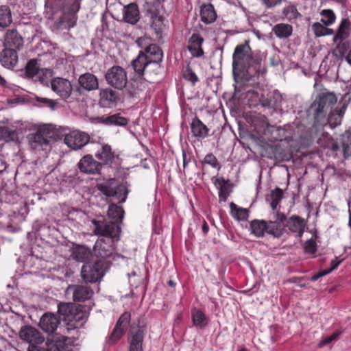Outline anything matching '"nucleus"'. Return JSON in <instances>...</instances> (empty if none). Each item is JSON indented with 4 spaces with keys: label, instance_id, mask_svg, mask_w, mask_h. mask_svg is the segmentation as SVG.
Here are the masks:
<instances>
[{
    "label": "nucleus",
    "instance_id": "1",
    "mask_svg": "<svg viewBox=\"0 0 351 351\" xmlns=\"http://www.w3.org/2000/svg\"><path fill=\"white\" fill-rule=\"evenodd\" d=\"M232 71L234 78H241L252 85L258 84L266 69L261 58L253 55L248 41L237 45L232 55Z\"/></svg>",
    "mask_w": 351,
    "mask_h": 351
},
{
    "label": "nucleus",
    "instance_id": "2",
    "mask_svg": "<svg viewBox=\"0 0 351 351\" xmlns=\"http://www.w3.org/2000/svg\"><path fill=\"white\" fill-rule=\"evenodd\" d=\"M162 56L161 49L156 44H151L139 51L131 65L138 75L144 76L146 81L152 83L161 71Z\"/></svg>",
    "mask_w": 351,
    "mask_h": 351
},
{
    "label": "nucleus",
    "instance_id": "3",
    "mask_svg": "<svg viewBox=\"0 0 351 351\" xmlns=\"http://www.w3.org/2000/svg\"><path fill=\"white\" fill-rule=\"evenodd\" d=\"M336 95L332 93L319 94L311 105L308 112L313 117L314 127H323L327 125L328 112L337 103Z\"/></svg>",
    "mask_w": 351,
    "mask_h": 351
},
{
    "label": "nucleus",
    "instance_id": "4",
    "mask_svg": "<svg viewBox=\"0 0 351 351\" xmlns=\"http://www.w3.org/2000/svg\"><path fill=\"white\" fill-rule=\"evenodd\" d=\"M97 189L107 197H115L119 202H124L128 191L124 184H119L116 180L110 179L104 182L97 184Z\"/></svg>",
    "mask_w": 351,
    "mask_h": 351
},
{
    "label": "nucleus",
    "instance_id": "5",
    "mask_svg": "<svg viewBox=\"0 0 351 351\" xmlns=\"http://www.w3.org/2000/svg\"><path fill=\"white\" fill-rule=\"evenodd\" d=\"M19 337L29 343L27 351H41L45 337L35 328L30 326L22 327L19 331Z\"/></svg>",
    "mask_w": 351,
    "mask_h": 351
},
{
    "label": "nucleus",
    "instance_id": "6",
    "mask_svg": "<svg viewBox=\"0 0 351 351\" xmlns=\"http://www.w3.org/2000/svg\"><path fill=\"white\" fill-rule=\"evenodd\" d=\"M105 80L109 86L121 90L128 83L127 72L123 67L114 65L107 70Z\"/></svg>",
    "mask_w": 351,
    "mask_h": 351
},
{
    "label": "nucleus",
    "instance_id": "7",
    "mask_svg": "<svg viewBox=\"0 0 351 351\" xmlns=\"http://www.w3.org/2000/svg\"><path fill=\"white\" fill-rule=\"evenodd\" d=\"M104 274V263L101 260L97 261L93 264H84L81 271L84 281L90 283L100 280Z\"/></svg>",
    "mask_w": 351,
    "mask_h": 351
},
{
    "label": "nucleus",
    "instance_id": "8",
    "mask_svg": "<svg viewBox=\"0 0 351 351\" xmlns=\"http://www.w3.org/2000/svg\"><path fill=\"white\" fill-rule=\"evenodd\" d=\"M251 233L256 237L261 238L267 233L278 238V229L275 222L271 220L266 221L263 219H254L250 223Z\"/></svg>",
    "mask_w": 351,
    "mask_h": 351
},
{
    "label": "nucleus",
    "instance_id": "9",
    "mask_svg": "<svg viewBox=\"0 0 351 351\" xmlns=\"http://www.w3.org/2000/svg\"><path fill=\"white\" fill-rule=\"evenodd\" d=\"M92 223L95 226V234L110 237L116 241L119 239L121 228L115 222L93 219Z\"/></svg>",
    "mask_w": 351,
    "mask_h": 351
},
{
    "label": "nucleus",
    "instance_id": "10",
    "mask_svg": "<svg viewBox=\"0 0 351 351\" xmlns=\"http://www.w3.org/2000/svg\"><path fill=\"white\" fill-rule=\"evenodd\" d=\"M91 149L95 151V156L101 164L108 165L114 162L116 155L111 146L106 143L90 142Z\"/></svg>",
    "mask_w": 351,
    "mask_h": 351
},
{
    "label": "nucleus",
    "instance_id": "11",
    "mask_svg": "<svg viewBox=\"0 0 351 351\" xmlns=\"http://www.w3.org/2000/svg\"><path fill=\"white\" fill-rule=\"evenodd\" d=\"M115 241L110 237H101L97 239L93 247L94 254L101 258L112 256L115 250Z\"/></svg>",
    "mask_w": 351,
    "mask_h": 351
},
{
    "label": "nucleus",
    "instance_id": "12",
    "mask_svg": "<svg viewBox=\"0 0 351 351\" xmlns=\"http://www.w3.org/2000/svg\"><path fill=\"white\" fill-rule=\"evenodd\" d=\"M65 144L73 149H81L90 141L89 135L84 132L73 130L64 136Z\"/></svg>",
    "mask_w": 351,
    "mask_h": 351
},
{
    "label": "nucleus",
    "instance_id": "13",
    "mask_svg": "<svg viewBox=\"0 0 351 351\" xmlns=\"http://www.w3.org/2000/svg\"><path fill=\"white\" fill-rule=\"evenodd\" d=\"M130 313H123L118 319L109 339L108 343H115L123 335L130 321Z\"/></svg>",
    "mask_w": 351,
    "mask_h": 351
},
{
    "label": "nucleus",
    "instance_id": "14",
    "mask_svg": "<svg viewBox=\"0 0 351 351\" xmlns=\"http://www.w3.org/2000/svg\"><path fill=\"white\" fill-rule=\"evenodd\" d=\"M51 89L62 99L69 98L73 91L71 82L64 78L56 77L51 82Z\"/></svg>",
    "mask_w": 351,
    "mask_h": 351
},
{
    "label": "nucleus",
    "instance_id": "15",
    "mask_svg": "<svg viewBox=\"0 0 351 351\" xmlns=\"http://www.w3.org/2000/svg\"><path fill=\"white\" fill-rule=\"evenodd\" d=\"M119 100V94L110 88H102L99 91V104L103 108H113Z\"/></svg>",
    "mask_w": 351,
    "mask_h": 351
},
{
    "label": "nucleus",
    "instance_id": "16",
    "mask_svg": "<svg viewBox=\"0 0 351 351\" xmlns=\"http://www.w3.org/2000/svg\"><path fill=\"white\" fill-rule=\"evenodd\" d=\"M66 291L72 293L73 299L75 302L88 300L91 298L94 293L93 290L89 286L84 285H69Z\"/></svg>",
    "mask_w": 351,
    "mask_h": 351
},
{
    "label": "nucleus",
    "instance_id": "17",
    "mask_svg": "<svg viewBox=\"0 0 351 351\" xmlns=\"http://www.w3.org/2000/svg\"><path fill=\"white\" fill-rule=\"evenodd\" d=\"M101 167V163L94 160L93 156L90 154L84 156L78 163V167L80 171L85 173H98Z\"/></svg>",
    "mask_w": 351,
    "mask_h": 351
},
{
    "label": "nucleus",
    "instance_id": "18",
    "mask_svg": "<svg viewBox=\"0 0 351 351\" xmlns=\"http://www.w3.org/2000/svg\"><path fill=\"white\" fill-rule=\"evenodd\" d=\"M129 351H143V343L144 339L145 328L143 326H132L130 330Z\"/></svg>",
    "mask_w": 351,
    "mask_h": 351
},
{
    "label": "nucleus",
    "instance_id": "19",
    "mask_svg": "<svg viewBox=\"0 0 351 351\" xmlns=\"http://www.w3.org/2000/svg\"><path fill=\"white\" fill-rule=\"evenodd\" d=\"M66 340L64 336L53 335L44 342L41 351H64Z\"/></svg>",
    "mask_w": 351,
    "mask_h": 351
},
{
    "label": "nucleus",
    "instance_id": "20",
    "mask_svg": "<svg viewBox=\"0 0 351 351\" xmlns=\"http://www.w3.org/2000/svg\"><path fill=\"white\" fill-rule=\"evenodd\" d=\"M60 319L53 313H46L40 318L39 326L46 332H53L60 324Z\"/></svg>",
    "mask_w": 351,
    "mask_h": 351
},
{
    "label": "nucleus",
    "instance_id": "21",
    "mask_svg": "<svg viewBox=\"0 0 351 351\" xmlns=\"http://www.w3.org/2000/svg\"><path fill=\"white\" fill-rule=\"evenodd\" d=\"M23 45V40L21 35L16 29H8L4 36L3 45L5 48L19 50Z\"/></svg>",
    "mask_w": 351,
    "mask_h": 351
},
{
    "label": "nucleus",
    "instance_id": "22",
    "mask_svg": "<svg viewBox=\"0 0 351 351\" xmlns=\"http://www.w3.org/2000/svg\"><path fill=\"white\" fill-rule=\"evenodd\" d=\"M204 38L199 34H193L189 40L188 50L192 57L200 58L204 55L202 48Z\"/></svg>",
    "mask_w": 351,
    "mask_h": 351
},
{
    "label": "nucleus",
    "instance_id": "23",
    "mask_svg": "<svg viewBox=\"0 0 351 351\" xmlns=\"http://www.w3.org/2000/svg\"><path fill=\"white\" fill-rule=\"evenodd\" d=\"M286 226L291 232L297 233L300 238L304 232L306 221L302 217L293 215L287 220Z\"/></svg>",
    "mask_w": 351,
    "mask_h": 351
},
{
    "label": "nucleus",
    "instance_id": "24",
    "mask_svg": "<svg viewBox=\"0 0 351 351\" xmlns=\"http://www.w3.org/2000/svg\"><path fill=\"white\" fill-rule=\"evenodd\" d=\"M0 62L5 68L12 69L14 67L18 62L16 51L10 48H5L1 52Z\"/></svg>",
    "mask_w": 351,
    "mask_h": 351
},
{
    "label": "nucleus",
    "instance_id": "25",
    "mask_svg": "<svg viewBox=\"0 0 351 351\" xmlns=\"http://www.w3.org/2000/svg\"><path fill=\"white\" fill-rule=\"evenodd\" d=\"M78 82L80 86L87 91L95 90L99 88L97 77L90 73H86L81 75Z\"/></svg>",
    "mask_w": 351,
    "mask_h": 351
},
{
    "label": "nucleus",
    "instance_id": "26",
    "mask_svg": "<svg viewBox=\"0 0 351 351\" xmlns=\"http://www.w3.org/2000/svg\"><path fill=\"white\" fill-rule=\"evenodd\" d=\"M201 21L205 24H210L216 21L217 13L211 3L203 4L200 8Z\"/></svg>",
    "mask_w": 351,
    "mask_h": 351
},
{
    "label": "nucleus",
    "instance_id": "27",
    "mask_svg": "<svg viewBox=\"0 0 351 351\" xmlns=\"http://www.w3.org/2000/svg\"><path fill=\"white\" fill-rule=\"evenodd\" d=\"M351 32V21L348 17L343 18L338 26L333 40L347 39Z\"/></svg>",
    "mask_w": 351,
    "mask_h": 351
},
{
    "label": "nucleus",
    "instance_id": "28",
    "mask_svg": "<svg viewBox=\"0 0 351 351\" xmlns=\"http://www.w3.org/2000/svg\"><path fill=\"white\" fill-rule=\"evenodd\" d=\"M123 19L130 24H136L139 20V10L136 3H130L123 10Z\"/></svg>",
    "mask_w": 351,
    "mask_h": 351
},
{
    "label": "nucleus",
    "instance_id": "29",
    "mask_svg": "<svg viewBox=\"0 0 351 351\" xmlns=\"http://www.w3.org/2000/svg\"><path fill=\"white\" fill-rule=\"evenodd\" d=\"M191 132L195 137L205 138L208 135L209 129L203 122L195 117L191 125Z\"/></svg>",
    "mask_w": 351,
    "mask_h": 351
},
{
    "label": "nucleus",
    "instance_id": "30",
    "mask_svg": "<svg viewBox=\"0 0 351 351\" xmlns=\"http://www.w3.org/2000/svg\"><path fill=\"white\" fill-rule=\"evenodd\" d=\"M260 101L264 107L276 108L280 105L281 95L277 90H275L274 93L267 95V97L262 96Z\"/></svg>",
    "mask_w": 351,
    "mask_h": 351
},
{
    "label": "nucleus",
    "instance_id": "31",
    "mask_svg": "<svg viewBox=\"0 0 351 351\" xmlns=\"http://www.w3.org/2000/svg\"><path fill=\"white\" fill-rule=\"evenodd\" d=\"M99 122L106 125L124 126L128 124L126 118L114 114L110 116H102L99 118Z\"/></svg>",
    "mask_w": 351,
    "mask_h": 351
},
{
    "label": "nucleus",
    "instance_id": "32",
    "mask_svg": "<svg viewBox=\"0 0 351 351\" xmlns=\"http://www.w3.org/2000/svg\"><path fill=\"white\" fill-rule=\"evenodd\" d=\"M191 317L194 326L198 328H204L208 324V318L199 309L192 310Z\"/></svg>",
    "mask_w": 351,
    "mask_h": 351
},
{
    "label": "nucleus",
    "instance_id": "33",
    "mask_svg": "<svg viewBox=\"0 0 351 351\" xmlns=\"http://www.w3.org/2000/svg\"><path fill=\"white\" fill-rule=\"evenodd\" d=\"M77 310V306L75 304L69 303H60L58 306V313L63 316L64 321L69 322L73 313Z\"/></svg>",
    "mask_w": 351,
    "mask_h": 351
},
{
    "label": "nucleus",
    "instance_id": "34",
    "mask_svg": "<svg viewBox=\"0 0 351 351\" xmlns=\"http://www.w3.org/2000/svg\"><path fill=\"white\" fill-rule=\"evenodd\" d=\"M71 256L79 262H84L90 256V250L84 245H77L72 250Z\"/></svg>",
    "mask_w": 351,
    "mask_h": 351
},
{
    "label": "nucleus",
    "instance_id": "35",
    "mask_svg": "<svg viewBox=\"0 0 351 351\" xmlns=\"http://www.w3.org/2000/svg\"><path fill=\"white\" fill-rule=\"evenodd\" d=\"M274 34L279 38H287L293 32V27L289 24L278 23L272 29Z\"/></svg>",
    "mask_w": 351,
    "mask_h": 351
},
{
    "label": "nucleus",
    "instance_id": "36",
    "mask_svg": "<svg viewBox=\"0 0 351 351\" xmlns=\"http://www.w3.org/2000/svg\"><path fill=\"white\" fill-rule=\"evenodd\" d=\"M182 77L187 82H190L193 86L195 85L199 81V77L193 71L191 66V62H187L185 66L181 69Z\"/></svg>",
    "mask_w": 351,
    "mask_h": 351
},
{
    "label": "nucleus",
    "instance_id": "37",
    "mask_svg": "<svg viewBox=\"0 0 351 351\" xmlns=\"http://www.w3.org/2000/svg\"><path fill=\"white\" fill-rule=\"evenodd\" d=\"M87 321L86 314L79 310L77 307V310L73 316L69 319L68 324L74 328H78L83 326Z\"/></svg>",
    "mask_w": 351,
    "mask_h": 351
},
{
    "label": "nucleus",
    "instance_id": "38",
    "mask_svg": "<svg viewBox=\"0 0 351 351\" xmlns=\"http://www.w3.org/2000/svg\"><path fill=\"white\" fill-rule=\"evenodd\" d=\"M12 22V12L8 5H0V27L4 29Z\"/></svg>",
    "mask_w": 351,
    "mask_h": 351
},
{
    "label": "nucleus",
    "instance_id": "39",
    "mask_svg": "<svg viewBox=\"0 0 351 351\" xmlns=\"http://www.w3.org/2000/svg\"><path fill=\"white\" fill-rule=\"evenodd\" d=\"M29 140L31 147L35 149L40 147L43 149L45 146H47L49 144L47 138H45L42 134H39L38 130L35 134L29 135Z\"/></svg>",
    "mask_w": 351,
    "mask_h": 351
},
{
    "label": "nucleus",
    "instance_id": "40",
    "mask_svg": "<svg viewBox=\"0 0 351 351\" xmlns=\"http://www.w3.org/2000/svg\"><path fill=\"white\" fill-rule=\"evenodd\" d=\"M232 216L239 221H246L249 217V211L246 208L238 207L234 202L230 204Z\"/></svg>",
    "mask_w": 351,
    "mask_h": 351
},
{
    "label": "nucleus",
    "instance_id": "41",
    "mask_svg": "<svg viewBox=\"0 0 351 351\" xmlns=\"http://www.w3.org/2000/svg\"><path fill=\"white\" fill-rule=\"evenodd\" d=\"M108 215L110 218L113 219L115 223L119 221H121L123 218L124 210L122 207L119 206L117 204H112L108 207Z\"/></svg>",
    "mask_w": 351,
    "mask_h": 351
},
{
    "label": "nucleus",
    "instance_id": "42",
    "mask_svg": "<svg viewBox=\"0 0 351 351\" xmlns=\"http://www.w3.org/2000/svg\"><path fill=\"white\" fill-rule=\"evenodd\" d=\"M320 15L322 16L321 22L325 26L332 25L336 21V14L332 10L324 9L320 12Z\"/></svg>",
    "mask_w": 351,
    "mask_h": 351
},
{
    "label": "nucleus",
    "instance_id": "43",
    "mask_svg": "<svg viewBox=\"0 0 351 351\" xmlns=\"http://www.w3.org/2000/svg\"><path fill=\"white\" fill-rule=\"evenodd\" d=\"M216 182L219 185V197L220 200L226 202L229 195L228 180L221 178V179H217Z\"/></svg>",
    "mask_w": 351,
    "mask_h": 351
},
{
    "label": "nucleus",
    "instance_id": "44",
    "mask_svg": "<svg viewBox=\"0 0 351 351\" xmlns=\"http://www.w3.org/2000/svg\"><path fill=\"white\" fill-rule=\"evenodd\" d=\"M17 138V132L8 127L0 126V141H14Z\"/></svg>",
    "mask_w": 351,
    "mask_h": 351
},
{
    "label": "nucleus",
    "instance_id": "45",
    "mask_svg": "<svg viewBox=\"0 0 351 351\" xmlns=\"http://www.w3.org/2000/svg\"><path fill=\"white\" fill-rule=\"evenodd\" d=\"M40 71V67L36 59H31L25 67V73L28 77H33L38 75Z\"/></svg>",
    "mask_w": 351,
    "mask_h": 351
},
{
    "label": "nucleus",
    "instance_id": "46",
    "mask_svg": "<svg viewBox=\"0 0 351 351\" xmlns=\"http://www.w3.org/2000/svg\"><path fill=\"white\" fill-rule=\"evenodd\" d=\"M282 197L283 191L281 189L276 187L274 191H271V202L270 206L273 210H275L277 208Z\"/></svg>",
    "mask_w": 351,
    "mask_h": 351
},
{
    "label": "nucleus",
    "instance_id": "47",
    "mask_svg": "<svg viewBox=\"0 0 351 351\" xmlns=\"http://www.w3.org/2000/svg\"><path fill=\"white\" fill-rule=\"evenodd\" d=\"M282 13L289 20L295 19L300 15L296 6L294 5H289L285 7L283 9Z\"/></svg>",
    "mask_w": 351,
    "mask_h": 351
},
{
    "label": "nucleus",
    "instance_id": "48",
    "mask_svg": "<svg viewBox=\"0 0 351 351\" xmlns=\"http://www.w3.org/2000/svg\"><path fill=\"white\" fill-rule=\"evenodd\" d=\"M286 219H287V217L284 213H280V212H277L276 216V219L271 220V222H275L277 225V228L278 229V238H280L283 234L284 228H283L282 223L285 221H286Z\"/></svg>",
    "mask_w": 351,
    "mask_h": 351
},
{
    "label": "nucleus",
    "instance_id": "49",
    "mask_svg": "<svg viewBox=\"0 0 351 351\" xmlns=\"http://www.w3.org/2000/svg\"><path fill=\"white\" fill-rule=\"evenodd\" d=\"M37 130L45 138H47L49 143L54 135V132L51 127L50 125H43L40 126Z\"/></svg>",
    "mask_w": 351,
    "mask_h": 351
},
{
    "label": "nucleus",
    "instance_id": "50",
    "mask_svg": "<svg viewBox=\"0 0 351 351\" xmlns=\"http://www.w3.org/2000/svg\"><path fill=\"white\" fill-rule=\"evenodd\" d=\"M346 39L333 40L334 43L336 44L335 50L342 57L345 56L349 48V44L346 41Z\"/></svg>",
    "mask_w": 351,
    "mask_h": 351
},
{
    "label": "nucleus",
    "instance_id": "51",
    "mask_svg": "<svg viewBox=\"0 0 351 351\" xmlns=\"http://www.w3.org/2000/svg\"><path fill=\"white\" fill-rule=\"evenodd\" d=\"M202 163L209 165L212 167L217 169L218 170L221 169V165L218 162L215 156H214L213 154H206L204 158V160L202 161Z\"/></svg>",
    "mask_w": 351,
    "mask_h": 351
},
{
    "label": "nucleus",
    "instance_id": "52",
    "mask_svg": "<svg viewBox=\"0 0 351 351\" xmlns=\"http://www.w3.org/2000/svg\"><path fill=\"white\" fill-rule=\"evenodd\" d=\"M317 250V244L314 239L311 238L304 244V250L306 254H314Z\"/></svg>",
    "mask_w": 351,
    "mask_h": 351
},
{
    "label": "nucleus",
    "instance_id": "53",
    "mask_svg": "<svg viewBox=\"0 0 351 351\" xmlns=\"http://www.w3.org/2000/svg\"><path fill=\"white\" fill-rule=\"evenodd\" d=\"M36 100L38 102V106L40 107L48 106L50 109L54 110L56 105V102L50 99L45 97H36Z\"/></svg>",
    "mask_w": 351,
    "mask_h": 351
},
{
    "label": "nucleus",
    "instance_id": "54",
    "mask_svg": "<svg viewBox=\"0 0 351 351\" xmlns=\"http://www.w3.org/2000/svg\"><path fill=\"white\" fill-rule=\"evenodd\" d=\"M325 25L319 22H315L312 25V30L315 37L324 36Z\"/></svg>",
    "mask_w": 351,
    "mask_h": 351
},
{
    "label": "nucleus",
    "instance_id": "55",
    "mask_svg": "<svg viewBox=\"0 0 351 351\" xmlns=\"http://www.w3.org/2000/svg\"><path fill=\"white\" fill-rule=\"evenodd\" d=\"M192 158L191 154L189 152H186L184 149L182 150V166H183V171L185 173L186 169H187L189 163L191 162Z\"/></svg>",
    "mask_w": 351,
    "mask_h": 351
},
{
    "label": "nucleus",
    "instance_id": "56",
    "mask_svg": "<svg viewBox=\"0 0 351 351\" xmlns=\"http://www.w3.org/2000/svg\"><path fill=\"white\" fill-rule=\"evenodd\" d=\"M282 0H261L262 3L267 8H272L281 4Z\"/></svg>",
    "mask_w": 351,
    "mask_h": 351
},
{
    "label": "nucleus",
    "instance_id": "57",
    "mask_svg": "<svg viewBox=\"0 0 351 351\" xmlns=\"http://www.w3.org/2000/svg\"><path fill=\"white\" fill-rule=\"evenodd\" d=\"M342 147H343V153L345 158H348L351 156V147L348 145V143H346L345 142H343L342 143Z\"/></svg>",
    "mask_w": 351,
    "mask_h": 351
},
{
    "label": "nucleus",
    "instance_id": "58",
    "mask_svg": "<svg viewBox=\"0 0 351 351\" xmlns=\"http://www.w3.org/2000/svg\"><path fill=\"white\" fill-rule=\"evenodd\" d=\"M339 263H340V261H338L336 259L332 260L330 262V268L329 269H327L325 271H328V274H329L332 271L336 269L338 267Z\"/></svg>",
    "mask_w": 351,
    "mask_h": 351
},
{
    "label": "nucleus",
    "instance_id": "59",
    "mask_svg": "<svg viewBox=\"0 0 351 351\" xmlns=\"http://www.w3.org/2000/svg\"><path fill=\"white\" fill-rule=\"evenodd\" d=\"M76 20H77V17L75 16H73L72 18L69 19L67 21L68 27L69 28L73 27L75 26V25Z\"/></svg>",
    "mask_w": 351,
    "mask_h": 351
},
{
    "label": "nucleus",
    "instance_id": "60",
    "mask_svg": "<svg viewBox=\"0 0 351 351\" xmlns=\"http://www.w3.org/2000/svg\"><path fill=\"white\" fill-rule=\"evenodd\" d=\"M328 274V271H326L325 270L324 271H322L319 273H318L317 274H315L314 275L313 277H312V280L313 281H315L317 280L319 277H322V276H324L326 274Z\"/></svg>",
    "mask_w": 351,
    "mask_h": 351
},
{
    "label": "nucleus",
    "instance_id": "61",
    "mask_svg": "<svg viewBox=\"0 0 351 351\" xmlns=\"http://www.w3.org/2000/svg\"><path fill=\"white\" fill-rule=\"evenodd\" d=\"M334 33H335V32H334L333 29L328 28V26H325L324 36L332 35V34H334Z\"/></svg>",
    "mask_w": 351,
    "mask_h": 351
},
{
    "label": "nucleus",
    "instance_id": "62",
    "mask_svg": "<svg viewBox=\"0 0 351 351\" xmlns=\"http://www.w3.org/2000/svg\"><path fill=\"white\" fill-rule=\"evenodd\" d=\"M202 232H204V234L208 233L209 227L206 221H204V223L202 226Z\"/></svg>",
    "mask_w": 351,
    "mask_h": 351
},
{
    "label": "nucleus",
    "instance_id": "63",
    "mask_svg": "<svg viewBox=\"0 0 351 351\" xmlns=\"http://www.w3.org/2000/svg\"><path fill=\"white\" fill-rule=\"evenodd\" d=\"M332 338H330V337H328L326 338H325L322 342H321V344L322 345H327L328 343H330V342H332Z\"/></svg>",
    "mask_w": 351,
    "mask_h": 351
},
{
    "label": "nucleus",
    "instance_id": "64",
    "mask_svg": "<svg viewBox=\"0 0 351 351\" xmlns=\"http://www.w3.org/2000/svg\"><path fill=\"white\" fill-rule=\"evenodd\" d=\"M346 61L351 65V50L348 52L346 57Z\"/></svg>",
    "mask_w": 351,
    "mask_h": 351
}]
</instances>
